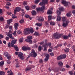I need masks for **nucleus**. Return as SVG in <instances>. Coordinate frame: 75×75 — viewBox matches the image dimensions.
<instances>
[{
    "mask_svg": "<svg viewBox=\"0 0 75 75\" xmlns=\"http://www.w3.org/2000/svg\"><path fill=\"white\" fill-rule=\"evenodd\" d=\"M35 4H38V0H35Z\"/></svg>",
    "mask_w": 75,
    "mask_h": 75,
    "instance_id": "e2e57ef3",
    "label": "nucleus"
},
{
    "mask_svg": "<svg viewBox=\"0 0 75 75\" xmlns=\"http://www.w3.org/2000/svg\"><path fill=\"white\" fill-rule=\"evenodd\" d=\"M42 59H41L39 60V62L40 63H42Z\"/></svg>",
    "mask_w": 75,
    "mask_h": 75,
    "instance_id": "0e129e2a",
    "label": "nucleus"
},
{
    "mask_svg": "<svg viewBox=\"0 0 75 75\" xmlns=\"http://www.w3.org/2000/svg\"><path fill=\"white\" fill-rule=\"evenodd\" d=\"M50 25H55V23L54 22H52V21H50L49 22Z\"/></svg>",
    "mask_w": 75,
    "mask_h": 75,
    "instance_id": "b1692460",
    "label": "nucleus"
},
{
    "mask_svg": "<svg viewBox=\"0 0 75 75\" xmlns=\"http://www.w3.org/2000/svg\"><path fill=\"white\" fill-rule=\"evenodd\" d=\"M4 74H5V72H4V71H0V75H4Z\"/></svg>",
    "mask_w": 75,
    "mask_h": 75,
    "instance_id": "473e14b6",
    "label": "nucleus"
},
{
    "mask_svg": "<svg viewBox=\"0 0 75 75\" xmlns=\"http://www.w3.org/2000/svg\"><path fill=\"white\" fill-rule=\"evenodd\" d=\"M16 33H17V31L15 30L13 33V34L15 36L16 35Z\"/></svg>",
    "mask_w": 75,
    "mask_h": 75,
    "instance_id": "4d7b16f0",
    "label": "nucleus"
},
{
    "mask_svg": "<svg viewBox=\"0 0 75 75\" xmlns=\"http://www.w3.org/2000/svg\"><path fill=\"white\" fill-rule=\"evenodd\" d=\"M62 59V55H60L57 57V60H60V59Z\"/></svg>",
    "mask_w": 75,
    "mask_h": 75,
    "instance_id": "a211bd4d",
    "label": "nucleus"
},
{
    "mask_svg": "<svg viewBox=\"0 0 75 75\" xmlns=\"http://www.w3.org/2000/svg\"><path fill=\"white\" fill-rule=\"evenodd\" d=\"M62 4H64L65 6H67V5H68V4H70V3L69 2H67V1H66L65 0H62Z\"/></svg>",
    "mask_w": 75,
    "mask_h": 75,
    "instance_id": "9d476101",
    "label": "nucleus"
},
{
    "mask_svg": "<svg viewBox=\"0 0 75 75\" xmlns=\"http://www.w3.org/2000/svg\"><path fill=\"white\" fill-rule=\"evenodd\" d=\"M17 33H18V34H21V33H22V32L20 30H18Z\"/></svg>",
    "mask_w": 75,
    "mask_h": 75,
    "instance_id": "49530a36",
    "label": "nucleus"
},
{
    "mask_svg": "<svg viewBox=\"0 0 75 75\" xmlns=\"http://www.w3.org/2000/svg\"><path fill=\"white\" fill-rule=\"evenodd\" d=\"M25 16L26 18H28V17H30L29 15H28L27 14H26Z\"/></svg>",
    "mask_w": 75,
    "mask_h": 75,
    "instance_id": "6e6d98bb",
    "label": "nucleus"
},
{
    "mask_svg": "<svg viewBox=\"0 0 75 75\" xmlns=\"http://www.w3.org/2000/svg\"><path fill=\"white\" fill-rule=\"evenodd\" d=\"M48 3V0H42V2H40L39 4L40 6H43L41 8H38V11H42L45 9V6L44 5L45 4Z\"/></svg>",
    "mask_w": 75,
    "mask_h": 75,
    "instance_id": "f257e3e1",
    "label": "nucleus"
},
{
    "mask_svg": "<svg viewBox=\"0 0 75 75\" xmlns=\"http://www.w3.org/2000/svg\"><path fill=\"white\" fill-rule=\"evenodd\" d=\"M4 20V18H3V17H0V21H3Z\"/></svg>",
    "mask_w": 75,
    "mask_h": 75,
    "instance_id": "37998d69",
    "label": "nucleus"
},
{
    "mask_svg": "<svg viewBox=\"0 0 75 75\" xmlns=\"http://www.w3.org/2000/svg\"><path fill=\"white\" fill-rule=\"evenodd\" d=\"M31 13L32 15H36L37 14V12L35 11H32Z\"/></svg>",
    "mask_w": 75,
    "mask_h": 75,
    "instance_id": "5701e85b",
    "label": "nucleus"
},
{
    "mask_svg": "<svg viewBox=\"0 0 75 75\" xmlns=\"http://www.w3.org/2000/svg\"><path fill=\"white\" fill-rule=\"evenodd\" d=\"M7 73H8V75H13V73L12 72L11 70H10L7 72Z\"/></svg>",
    "mask_w": 75,
    "mask_h": 75,
    "instance_id": "2eb2a0df",
    "label": "nucleus"
},
{
    "mask_svg": "<svg viewBox=\"0 0 75 75\" xmlns=\"http://www.w3.org/2000/svg\"><path fill=\"white\" fill-rule=\"evenodd\" d=\"M12 18H16V16H15L14 14H13L12 16Z\"/></svg>",
    "mask_w": 75,
    "mask_h": 75,
    "instance_id": "a19ab883",
    "label": "nucleus"
},
{
    "mask_svg": "<svg viewBox=\"0 0 75 75\" xmlns=\"http://www.w3.org/2000/svg\"><path fill=\"white\" fill-rule=\"evenodd\" d=\"M4 65V61H2L0 62V66H2Z\"/></svg>",
    "mask_w": 75,
    "mask_h": 75,
    "instance_id": "c756f323",
    "label": "nucleus"
},
{
    "mask_svg": "<svg viewBox=\"0 0 75 75\" xmlns=\"http://www.w3.org/2000/svg\"><path fill=\"white\" fill-rule=\"evenodd\" d=\"M67 57V55L65 54H64L63 55H62V59H64L65 58Z\"/></svg>",
    "mask_w": 75,
    "mask_h": 75,
    "instance_id": "4c0bfd02",
    "label": "nucleus"
},
{
    "mask_svg": "<svg viewBox=\"0 0 75 75\" xmlns=\"http://www.w3.org/2000/svg\"><path fill=\"white\" fill-rule=\"evenodd\" d=\"M30 56H32L34 58H35L37 56V53L35 52V51H34V50L32 49V51L30 53Z\"/></svg>",
    "mask_w": 75,
    "mask_h": 75,
    "instance_id": "20e7f679",
    "label": "nucleus"
},
{
    "mask_svg": "<svg viewBox=\"0 0 75 75\" xmlns=\"http://www.w3.org/2000/svg\"><path fill=\"white\" fill-rule=\"evenodd\" d=\"M66 23H65L64 22H63L62 26H63V27H66V26H67L68 25V23H69V21L67 20L66 21Z\"/></svg>",
    "mask_w": 75,
    "mask_h": 75,
    "instance_id": "f8f14e48",
    "label": "nucleus"
},
{
    "mask_svg": "<svg viewBox=\"0 0 75 75\" xmlns=\"http://www.w3.org/2000/svg\"><path fill=\"white\" fill-rule=\"evenodd\" d=\"M21 10V8L20 7H17L16 8V10H14V13L16 14L17 11L19 12Z\"/></svg>",
    "mask_w": 75,
    "mask_h": 75,
    "instance_id": "6e6552de",
    "label": "nucleus"
},
{
    "mask_svg": "<svg viewBox=\"0 0 75 75\" xmlns=\"http://www.w3.org/2000/svg\"><path fill=\"white\" fill-rule=\"evenodd\" d=\"M59 10L60 11H64V9L63 7H61L59 8Z\"/></svg>",
    "mask_w": 75,
    "mask_h": 75,
    "instance_id": "c85d7f7f",
    "label": "nucleus"
},
{
    "mask_svg": "<svg viewBox=\"0 0 75 75\" xmlns=\"http://www.w3.org/2000/svg\"><path fill=\"white\" fill-rule=\"evenodd\" d=\"M28 42H30V44H32L33 43L32 40H29Z\"/></svg>",
    "mask_w": 75,
    "mask_h": 75,
    "instance_id": "13d9d810",
    "label": "nucleus"
},
{
    "mask_svg": "<svg viewBox=\"0 0 75 75\" xmlns=\"http://www.w3.org/2000/svg\"><path fill=\"white\" fill-rule=\"evenodd\" d=\"M16 55H17L18 54V56L21 59L23 60V59H24V57H23V54L21 52H15Z\"/></svg>",
    "mask_w": 75,
    "mask_h": 75,
    "instance_id": "7ed1b4c3",
    "label": "nucleus"
},
{
    "mask_svg": "<svg viewBox=\"0 0 75 75\" xmlns=\"http://www.w3.org/2000/svg\"><path fill=\"white\" fill-rule=\"evenodd\" d=\"M30 31V33L32 34L34 32V30H33V28H30V29L28 28H26V29H24V31L23 32V34L24 35H27V34H29L30 32L29 31Z\"/></svg>",
    "mask_w": 75,
    "mask_h": 75,
    "instance_id": "f03ea898",
    "label": "nucleus"
},
{
    "mask_svg": "<svg viewBox=\"0 0 75 75\" xmlns=\"http://www.w3.org/2000/svg\"><path fill=\"white\" fill-rule=\"evenodd\" d=\"M19 42H23V38H21L19 40Z\"/></svg>",
    "mask_w": 75,
    "mask_h": 75,
    "instance_id": "ea45409f",
    "label": "nucleus"
},
{
    "mask_svg": "<svg viewBox=\"0 0 75 75\" xmlns=\"http://www.w3.org/2000/svg\"><path fill=\"white\" fill-rule=\"evenodd\" d=\"M61 17L60 16H58L57 17V21H61Z\"/></svg>",
    "mask_w": 75,
    "mask_h": 75,
    "instance_id": "dca6fc26",
    "label": "nucleus"
},
{
    "mask_svg": "<svg viewBox=\"0 0 75 75\" xmlns=\"http://www.w3.org/2000/svg\"><path fill=\"white\" fill-rule=\"evenodd\" d=\"M48 44L47 43H46L45 45H43V47H48Z\"/></svg>",
    "mask_w": 75,
    "mask_h": 75,
    "instance_id": "09e8293b",
    "label": "nucleus"
},
{
    "mask_svg": "<svg viewBox=\"0 0 75 75\" xmlns=\"http://www.w3.org/2000/svg\"><path fill=\"white\" fill-rule=\"evenodd\" d=\"M69 50V48H66L64 50V51L66 52H68Z\"/></svg>",
    "mask_w": 75,
    "mask_h": 75,
    "instance_id": "c9c22d12",
    "label": "nucleus"
},
{
    "mask_svg": "<svg viewBox=\"0 0 75 75\" xmlns=\"http://www.w3.org/2000/svg\"><path fill=\"white\" fill-rule=\"evenodd\" d=\"M28 38L29 40H30V39H32V36H29L28 37Z\"/></svg>",
    "mask_w": 75,
    "mask_h": 75,
    "instance_id": "603ef678",
    "label": "nucleus"
},
{
    "mask_svg": "<svg viewBox=\"0 0 75 75\" xmlns=\"http://www.w3.org/2000/svg\"><path fill=\"white\" fill-rule=\"evenodd\" d=\"M31 69V67H27L26 68L25 70V71H30Z\"/></svg>",
    "mask_w": 75,
    "mask_h": 75,
    "instance_id": "a878e982",
    "label": "nucleus"
},
{
    "mask_svg": "<svg viewBox=\"0 0 75 75\" xmlns=\"http://www.w3.org/2000/svg\"><path fill=\"white\" fill-rule=\"evenodd\" d=\"M69 73L70 74V75H72L73 74V72L72 71H69Z\"/></svg>",
    "mask_w": 75,
    "mask_h": 75,
    "instance_id": "3c124183",
    "label": "nucleus"
},
{
    "mask_svg": "<svg viewBox=\"0 0 75 75\" xmlns=\"http://www.w3.org/2000/svg\"><path fill=\"white\" fill-rule=\"evenodd\" d=\"M23 4L24 5V6H25L26 5H27V1H24L23 3Z\"/></svg>",
    "mask_w": 75,
    "mask_h": 75,
    "instance_id": "e433bc0d",
    "label": "nucleus"
},
{
    "mask_svg": "<svg viewBox=\"0 0 75 75\" xmlns=\"http://www.w3.org/2000/svg\"><path fill=\"white\" fill-rule=\"evenodd\" d=\"M53 10V8L52 7L50 10H48L47 12L48 14H51L52 13V11Z\"/></svg>",
    "mask_w": 75,
    "mask_h": 75,
    "instance_id": "ddd939ff",
    "label": "nucleus"
},
{
    "mask_svg": "<svg viewBox=\"0 0 75 75\" xmlns=\"http://www.w3.org/2000/svg\"><path fill=\"white\" fill-rule=\"evenodd\" d=\"M8 34H12V31L9 30Z\"/></svg>",
    "mask_w": 75,
    "mask_h": 75,
    "instance_id": "69168bd1",
    "label": "nucleus"
},
{
    "mask_svg": "<svg viewBox=\"0 0 75 75\" xmlns=\"http://www.w3.org/2000/svg\"><path fill=\"white\" fill-rule=\"evenodd\" d=\"M57 13H58L59 14H61V11H57Z\"/></svg>",
    "mask_w": 75,
    "mask_h": 75,
    "instance_id": "c03bdc74",
    "label": "nucleus"
},
{
    "mask_svg": "<svg viewBox=\"0 0 75 75\" xmlns=\"http://www.w3.org/2000/svg\"><path fill=\"white\" fill-rule=\"evenodd\" d=\"M42 25V24L41 23H38V26H39V27H41Z\"/></svg>",
    "mask_w": 75,
    "mask_h": 75,
    "instance_id": "f704fd0d",
    "label": "nucleus"
},
{
    "mask_svg": "<svg viewBox=\"0 0 75 75\" xmlns=\"http://www.w3.org/2000/svg\"><path fill=\"white\" fill-rule=\"evenodd\" d=\"M60 70L61 71H65V69L64 68H62V69H60Z\"/></svg>",
    "mask_w": 75,
    "mask_h": 75,
    "instance_id": "bf43d9fd",
    "label": "nucleus"
},
{
    "mask_svg": "<svg viewBox=\"0 0 75 75\" xmlns=\"http://www.w3.org/2000/svg\"><path fill=\"white\" fill-rule=\"evenodd\" d=\"M15 28V30H17V27H18V23H16L14 24Z\"/></svg>",
    "mask_w": 75,
    "mask_h": 75,
    "instance_id": "393cba45",
    "label": "nucleus"
},
{
    "mask_svg": "<svg viewBox=\"0 0 75 75\" xmlns=\"http://www.w3.org/2000/svg\"><path fill=\"white\" fill-rule=\"evenodd\" d=\"M53 36L54 38L56 39H59L60 38V35L58 33H55L53 35Z\"/></svg>",
    "mask_w": 75,
    "mask_h": 75,
    "instance_id": "39448f33",
    "label": "nucleus"
},
{
    "mask_svg": "<svg viewBox=\"0 0 75 75\" xmlns=\"http://www.w3.org/2000/svg\"><path fill=\"white\" fill-rule=\"evenodd\" d=\"M25 8L27 10H29V8H29V6H27L25 7Z\"/></svg>",
    "mask_w": 75,
    "mask_h": 75,
    "instance_id": "79ce46f5",
    "label": "nucleus"
},
{
    "mask_svg": "<svg viewBox=\"0 0 75 75\" xmlns=\"http://www.w3.org/2000/svg\"><path fill=\"white\" fill-rule=\"evenodd\" d=\"M17 42V40H13L11 42V46L12 47H14V44H16V42Z\"/></svg>",
    "mask_w": 75,
    "mask_h": 75,
    "instance_id": "0eeeda50",
    "label": "nucleus"
},
{
    "mask_svg": "<svg viewBox=\"0 0 75 75\" xmlns=\"http://www.w3.org/2000/svg\"><path fill=\"white\" fill-rule=\"evenodd\" d=\"M44 50L45 51H46L47 50V48L45 47H44Z\"/></svg>",
    "mask_w": 75,
    "mask_h": 75,
    "instance_id": "de8ad7c7",
    "label": "nucleus"
},
{
    "mask_svg": "<svg viewBox=\"0 0 75 75\" xmlns=\"http://www.w3.org/2000/svg\"><path fill=\"white\" fill-rule=\"evenodd\" d=\"M4 55L8 59H11V56L7 52L5 53H4Z\"/></svg>",
    "mask_w": 75,
    "mask_h": 75,
    "instance_id": "423d86ee",
    "label": "nucleus"
},
{
    "mask_svg": "<svg viewBox=\"0 0 75 75\" xmlns=\"http://www.w3.org/2000/svg\"><path fill=\"white\" fill-rule=\"evenodd\" d=\"M34 35L36 36H37L38 35V33L37 32H35L34 34Z\"/></svg>",
    "mask_w": 75,
    "mask_h": 75,
    "instance_id": "5fc2aeb1",
    "label": "nucleus"
},
{
    "mask_svg": "<svg viewBox=\"0 0 75 75\" xmlns=\"http://www.w3.org/2000/svg\"><path fill=\"white\" fill-rule=\"evenodd\" d=\"M6 5H7V6H11V4L9 2H8L6 4Z\"/></svg>",
    "mask_w": 75,
    "mask_h": 75,
    "instance_id": "864d4df0",
    "label": "nucleus"
},
{
    "mask_svg": "<svg viewBox=\"0 0 75 75\" xmlns=\"http://www.w3.org/2000/svg\"><path fill=\"white\" fill-rule=\"evenodd\" d=\"M58 64L60 67H61V66H62V65H63V63H62V62H59L58 63Z\"/></svg>",
    "mask_w": 75,
    "mask_h": 75,
    "instance_id": "bb28decb",
    "label": "nucleus"
},
{
    "mask_svg": "<svg viewBox=\"0 0 75 75\" xmlns=\"http://www.w3.org/2000/svg\"><path fill=\"white\" fill-rule=\"evenodd\" d=\"M46 58H45V62H47L48 61V59L49 58H50V56L49 55V54H45Z\"/></svg>",
    "mask_w": 75,
    "mask_h": 75,
    "instance_id": "9b49d317",
    "label": "nucleus"
},
{
    "mask_svg": "<svg viewBox=\"0 0 75 75\" xmlns=\"http://www.w3.org/2000/svg\"><path fill=\"white\" fill-rule=\"evenodd\" d=\"M20 66L19 65L18 63L17 64L16 66V68H18Z\"/></svg>",
    "mask_w": 75,
    "mask_h": 75,
    "instance_id": "052dcab7",
    "label": "nucleus"
},
{
    "mask_svg": "<svg viewBox=\"0 0 75 75\" xmlns=\"http://www.w3.org/2000/svg\"><path fill=\"white\" fill-rule=\"evenodd\" d=\"M13 47L15 48V49L17 51H18V48L17 47V45L13 46Z\"/></svg>",
    "mask_w": 75,
    "mask_h": 75,
    "instance_id": "6ab92c4d",
    "label": "nucleus"
},
{
    "mask_svg": "<svg viewBox=\"0 0 75 75\" xmlns=\"http://www.w3.org/2000/svg\"><path fill=\"white\" fill-rule=\"evenodd\" d=\"M72 13L74 14H75V10L72 11Z\"/></svg>",
    "mask_w": 75,
    "mask_h": 75,
    "instance_id": "774afa93",
    "label": "nucleus"
},
{
    "mask_svg": "<svg viewBox=\"0 0 75 75\" xmlns=\"http://www.w3.org/2000/svg\"><path fill=\"white\" fill-rule=\"evenodd\" d=\"M3 13V11L1 9H0V14L2 13Z\"/></svg>",
    "mask_w": 75,
    "mask_h": 75,
    "instance_id": "338daca9",
    "label": "nucleus"
},
{
    "mask_svg": "<svg viewBox=\"0 0 75 75\" xmlns=\"http://www.w3.org/2000/svg\"><path fill=\"white\" fill-rule=\"evenodd\" d=\"M22 50H23V51H27V50H30L31 49L29 47H23L22 48Z\"/></svg>",
    "mask_w": 75,
    "mask_h": 75,
    "instance_id": "1a4fd4ad",
    "label": "nucleus"
},
{
    "mask_svg": "<svg viewBox=\"0 0 75 75\" xmlns=\"http://www.w3.org/2000/svg\"><path fill=\"white\" fill-rule=\"evenodd\" d=\"M63 38L64 39H68V36H67L64 35L63 36Z\"/></svg>",
    "mask_w": 75,
    "mask_h": 75,
    "instance_id": "7c9ffc66",
    "label": "nucleus"
},
{
    "mask_svg": "<svg viewBox=\"0 0 75 75\" xmlns=\"http://www.w3.org/2000/svg\"><path fill=\"white\" fill-rule=\"evenodd\" d=\"M7 36L9 37L11 40H14V37H13V35L12 34H8Z\"/></svg>",
    "mask_w": 75,
    "mask_h": 75,
    "instance_id": "4468645a",
    "label": "nucleus"
},
{
    "mask_svg": "<svg viewBox=\"0 0 75 75\" xmlns=\"http://www.w3.org/2000/svg\"><path fill=\"white\" fill-rule=\"evenodd\" d=\"M38 50L39 51H41V50H42V47H41V46H39Z\"/></svg>",
    "mask_w": 75,
    "mask_h": 75,
    "instance_id": "2f4dec72",
    "label": "nucleus"
},
{
    "mask_svg": "<svg viewBox=\"0 0 75 75\" xmlns=\"http://www.w3.org/2000/svg\"><path fill=\"white\" fill-rule=\"evenodd\" d=\"M39 21H44V18L41 17H40L38 19Z\"/></svg>",
    "mask_w": 75,
    "mask_h": 75,
    "instance_id": "aec40b11",
    "label": "nucleus"
},
{
    "mask_svg": "<svg viewBox=\"0 0 75 75\" xmlns=\"http://www.w3.org/2000/svg\"><path fill=\"white\" fill-rule=\"evenodd\" d=\"M62 20L63 22H65V21L66 22V21H67V20H68L67 18H66V17H64L62 18Z\"/></svg>",
    "mask_w": 75,
    "mask_h": 75,
    "instance_id": "f3484780",
    "label": "nucleus"
},
{
    "mask_svg": "<svg viewBox=\"0 0 75 75\" xmlns=\"http://www.w3.org/2000/svg\"><path fill=\"white\" fill-rule=\"evenodd\" d=\"M24 21V20L21 19V20L19 22L20 23H21V24L22 23H23Z\"/></svg>",
    "mask_w": 75,
    "mask_h": 75,
    "instance_id": "58836bf2",
    "label": "nucleus"
},
{
    "mask_svg": "<svg viewBox=\"0 0 75 75\" xmlns=\"http://www.w3.org/2000/svg\"><path fill=\"white\" fill-rule=\"evenodd\" d=\"M3 38V35H0V39L1 38Z\"/></svg>",
    "mask_w": 75,
    "mask_h": 75,
    "instance_id": "680f3d73",
    "label": "nucleus"
},
{
    "mask_svg": "<svg viewBox=\"0 0 75 75\" xmlns=\"http://www.w3.org/2000/svg\"><path fill=\"white\" fill-rule=\"evenodd\" d=\"M13 20V19H10L9 20H7V23L8 24H10L12 22V21Z\"/></svg>",
    "mask_w": 75,
    "mask_h": 75,
    "instance_id": "412c9836",
    "label": "nucleus"
},
{
    "mask_svg": "<svg viewBox=\"0 0 75 75\" xmlns=\"http://www.w3.org/2000/svg\"><path fill=\"white\" fill-rule=\"evenodd\" d=\"M11 43H10V42H9L8 43V47H9V48H10L11 47Z\"/></svg>",
    "mask_w": 75,
    "mask_h": 75,
    "instance_id": "a18cd8bd",
    "label": "nucleus"
},
{
    "mask_svg": "<svg viewBox=\"0 0 75 75\" xmlns=\"http://www.w3.org/2000/svg\"><path fill=\"white\" fill-rule=\"evenodd\" d=\"M66 16L68 17H70L71 16V14L70 13H68L67 14Z\"/></svg>",
    "mask_w": 75,
    "mask_h": 75,
    "instance_id": "72a5a7b5",
    "label": "nucleus"
},
{
    "mask_svg": "<svg viewBox=\"0 0 75 75\" xmlns=\"http://www.w3.org/2000/svg\"><path fill=\"white\" fill-rule=\"evenodd\" d=\"M32 8H33V9H35V8H36V6L35 5H33L32 6Z\"/></svg>",
    "mask_w": 75,
    "mask_h": 75,
    "instance_id": "8fccbe9b",
    "label": "nucleus"
},
{
    "mask_svg": "<svg viewBox=\"0 0 75 75\" xmlns=\"http://www.w3.org/2000/svg\"><path fill=\"white\" fill-rule=\"evenodd\" d=\"M51 17H52L51 16H48V18L49 22H50V21H51Z\"/></svg>",
    "mask_w": 75,
    "mask_h": 75,
    "instance_id": "cd10ccee",
    "label": "nucleus"
},
{
    "mask_svg": "<svg viewBox=\"0 0 75 75\" xmlns=\"http://www.w3.org/2000/svg\"><path fill=\"white\" fill-rule=\"evenodd\" d=\"M9 27V28L10 29V30H11L12 28H13V26H9L8 25H6V28H7Z\"/></svg>",
    "mask_w": 75,
    "mask_h": 75,
    "instance_id": "4be33fe9",
    "label": "nucleus"
}]
</instances>
